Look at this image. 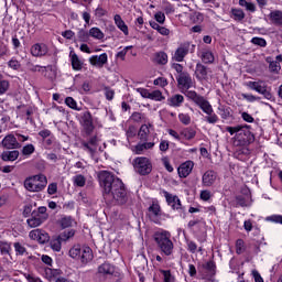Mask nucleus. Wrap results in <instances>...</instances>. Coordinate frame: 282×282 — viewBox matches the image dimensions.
I'll return each mask as SVG.
<instances>
[{"label": "nucleus", "instance_id": "58836bf2", "mask_svg": "<svg viewBox=\"0 0 282 282\" xmlns=\"http://www.w3.org/2000/svg\"><path fill=\"white\" fill-rule=\"evenodd\" d=\"M269 63V69L270 72H274L275 74H279L281 72V64L279 62L270 61V57L267 58Z\"/></svg>", "mask_w": 282, "mask_h": 282}, {"label": "nucleus", "instance_id": "09e8293b", "mask_svg": "<svg viewBox=\"0 0 282 282\" xmlns=\"http://www.w3.org/2000/svg\"><path fill=\"white\" fill-rule=\"evenodd\" d=\"M8 89H10V82L0 79V96H3Z\"/></svg>", "mask_w": 282, "mask_h": 282}, {"label": "nucleus", "instance_id": "f03ea898", "mask_svg": "<svg viewBox=\"0 0 282 282\" xmlns=\"http://www.w3.org/2000/svg\"><path fill=\"white\" fill-rule=\"evenodd\" d=\"M187 98L193 100V102H195V105L203 110V113H206L205 120L208 122V124H217V122H219V117L217 113H215L213 105H210L208 99L197 94L195 90L187 91Z\"/></svg>", "mask_w": 282, "mask_h": 282}, {"label": "nucleus", "instance_id": "a19ab883", "mask_svg": "<svg viewBox=\"0 0 282 282\" xmlns=\"http://www.w3.org/2000/svg\"><path fill=\"white\" fill-rule=\"evenodd\" d=\"M178 120L182 124H185V127H188V124H191V121H192L191 115L181 112L178 113Z\"/></svg>", "mask_w": 282, "mask_h": 282}, {"label": "nucleus", "instance_id": "c03bdc74", "mask_svg": "<svg viewBox=\"0 0 282 282\" xmlns=\"http://www.w3.org/2000/svg\"><path fill=\"white\" fill-rule=\"evenodd\" d=\"M129 50H133V46L132 45L126 46L121 51L117 52L116 58H120V61H124V58H127V52H129Z\"/></svg>", "mask_w": 282, "mask_h": 282}, {"label": "nucleus", "instance_id": "c85d7f7f", "mask_svg": "<svg viewBox=\"0 0 282 282\" xmlns=\"http://www.w3.org/2000/svg\"><path fill=\"white\" fill-rule=\"evenodd\" d=\"M89 36H91L93 39H96L97 41H102V39H105V33L102 32V30L94 26L89 30Z\"/></svg>", "mask_w": 282, "mask_h": 282}, {"label": "nucleus", "instance_id": "7ed1b4c3", "mask_svg": "<svg viewBox=\"0 0 282 282\" xmlns=\"http://www.w3.org/2000/svg\"><path fill=\"white\" fill-rule=\"evenodd\" d=\"M154 241L165 257L173 254L175 246L173 245V240H171V232L166 230L156 231L154 234Z\"/></svg>", "mask_w": 282, "mask_h": 282}, {"label": "nucleus", "instance_id": "ea45409f", "mask_svg": "<svg viewBox=\"0 0 282 282\" xmlns=\"http://www.w3.org/2000/svg\"><path fill=\"white\" fill-rule=\"evenodd\" d=\"M231 14L236 19V21H243V19H246V13L241 9H232Z\"/></svg>", "mask_w": 282, "mask_h": 282}, {"label": "nucleus", "instance_id": "338daca9", "mask_svg": "<svg viewBox=\"0 0 282 282\" xmlns=\"http://www.w3.org/2000/svg\"><path fill=\"white\" fill-rule=\"evenodd\" d=\"M241 118L245 122H249V124H252L254 122V117L248 112H241Z\"/></svg>", "mask_w": 282, "mask_h": 282}, {"label": "nucleus", "instance_id": "0e129e2a", "mask_svg": "<svg viewBox=\"0 0 282 282\" xmlns=\"http://www.w3.org/2000/svg\"><path fill=\"white\" fill-rule=\"evenodd\" d=\"M8 65H9V67L11 68V69H21V63L19 62V61H17V59H14V58H12V59H10L9 62H8Z\"/></svg>", "mask_w": 282, "mask_h": 282}, {"label": "nucleus", "instance_id": "79ce46f5", "mask_svg": "<svg viewBox=\"0 0 282 282\" xmlns=\"http://www.w3.org/2000/svg\"><path fill=\"white\" fill-rule=\"evenodd\" d=\"M131 120L133 122H147V119H144V115H142L141 112H133L128 122H131Z\"/></svg>", "mask_w": 282, "mask_h": 282}, {"label": "nucleus", "instance_id": "423d86ee", "mask_svg": "<svg viewBox=\"0 0 282 282\" xmlns=\"http://www.w3.org/2000/svg\"><path fill=\"white\" fill-rule=\"evenodd\" d=\"M246 87L252 89V91H257V94H261L263 98L267 100H272V93L270 91V87L263 80L258 82H246Z\"/></svg>", "mask_w": 282, "mask_h": 282}, {"label": "nucleus", "instance_id": "774afa93", "mask_svg": "<svg viewBox=\"0 0 282 282\" xmlns=\"http://www.w3.org/2000/svg\"><path fill=\"white\" fill-rule=\"evenodd\" d=\"M243 250H245L243 240L242 239L237 240V242H236V252H237V254H241V252H243Z\"/></svg>", "mask_w": 282, "mask_h": 282}, {"label": "nucleus", "instance_id": "f3484780", "mask_svg": "<svg viewBox=\"0 0 282 282\" xmlns=\"http://www.w3.org/2000/svg\"><path fill=\"white\" fill-rule=\"evenodd\" d=\"M29 137L23 135L19 132L10 133L2 139V142H28Z\"/></svg>", "mask_w": 282, "mask_h": 282}, {"label": "nucleus", "instance_id": "aec40b11", "mask_svg": "<svg viewBox=\"0 0 282 282\" xmlns=\"http://www.w3.org/2000/svg\"><path fill=\"white\" fill-rule=\"evenodd\" d=\"M69 58L73 69L75 72H80V69H83V61H80V57H78L74 51H70Z\"/></svg>", "mask_w": 282, "mask_h": 282}, {"label": "nucleus", "instance_id": "4d7b16f0", "mask_svg": "<svg viewBox=\"0 0 282 282\" xmlns=\"http://www.w3.org/2000/svg\"><path fill=\"white\" fill-rule=\"evenodd\" d=\"M44 274L46 279H48V281H52L56 276L57 271L54 269L46 268Z\"/></svg>", "mask_w": 282, "mask_h": 282}, {"label": "nucleus", "instance_id": "f257e3e1", "mask_svg": "<svg viewBox=\"0 0 282 282\" xmlns=\"http://www.w3.org/2000/svg\"><path fill=\"white\" fill-rule=\"evenodd\" d=\"M98 177L106 199H113L119 206L128 202L127 189L120 178L107 171H101Z\"/></svg>", "mask_w": 282, "mask_h": 282}, {"label": "nucleus", "instance_id": "39448f33", "mask_svg": "<svg viewBox=\"0 0 282 282\" xmlns=\"http://www.w3.org/2000/svg\"><path fill=\"white\" fill-rule=\"evenodd\" d=\"M68 254L69 257H72V259H77L82 261V263H89V261L94 259V253L91 252V248L80 247L78 245L70 248Z\"/></svg>", "mask_w": 282, "mask_h": 282}, {"label": "nucleus", "instance_id": "5701e85b", "mask_svg": "<svg viewBox=\"0 0 282 282\" xmlns=\"http://www.w3.org/2000/svg\"><path fill=\"white\" fill-rule=\"evenodd\" d=\"M269 19L273 25H279L282 28V11L281 10H274L271 11L269 14Z\"/></svg>", "mask_w": 282, "mask_h": 282}, {"label": "nucleus", "instance_id": "e2e57ef3", "mask_svg": "<svg viewBox=\"0 0 282 282\" xmlns=\"http://www.w3.org/2000/svg\"><path fill=\"white\" fill-rule=\"evenodd\" d=\"M1 254H10V245L8 242H0Z\"/></svg>", "mask_w": 282, "mask_h": 282}, {"label": "nucleus", "instance_id": "5fc2aeb1", "mask_svg": "<svg viewBox=\"0 0 282 282\" xmlns=\"http://www.w3.org/2000/svg\"><path fill=\"white\" fill-rule=\"evenodd\" d=\"M251 43L259 45V47H265V45H268V42H265L263 37H252Z\"/></svg>", "mask_w": 282, "mask_h": 282}, {"label": "nucleus", "instance_id": "8fccbe9b", "mask_svg": "<svg viewBox=\"0 0 282 282\" xmlns=\"http://www.w3.org/2000/svg\"><path fill=\"white\" fill-rule=\"evenodd\" d=\"M13 248L15 250V254H20L21 257H23V254L26 252L25 247L21 245V242H15Z\"/></svg>", "mask_w": 282, "mask_h": 282}, {"label": "nucleus", "instance_id": "bf43d9fd", "mask_svg": "<svg viewBox=\"0 0 282 282\" xmlns=\"http://www.w3.org/2000/svg\"><path fill=\"white\" fill-rule=\"evenodd\" d=\"M242 98L247 100V102H257V100H261L260 97H257L252 94H242Z\"/></svg>", "mask_w": 282, "mask_h": 282}, {"label": "nucleus", "instance_id": "bb28decb", "mask_svg": "<svg viewBox=\"0 0 282 282\" xmlns=\"http://www.w3.org/2000/svg\"><path fill=\"white\" fill-rule=\"evenodd\" d=\"M154 63L158 65H166V63H169V55L165 52L155 53Z\"/></svg>", "mask_w": 282, "mask_h": 282}, {"label": "nucleus", "instance_id": "dca6fc26", "mask_svg": "<svg viewBox=\"0 0 282 282\" xmlns=\"http://www.w3.org/2000/svg\"><path fill=\"white\" fill-rule=\"evenodd\" d=\"M113 21L118 30H120V32H122L124 36H129V26L127 25L124 20H122V17L120 14H115Z\"/></svg>", "mask_w": 282, "mask_h": 282}, {"label": "nucleus", "instance_id": "c756f323", "mask_svg": "<svg viewBox=\"0 0 282 282\" xmlns=\"http://www.w3.org/2000/svg\"><path fill=\"white\" fill-rule=\"evenodd\" d=\"M150 127H151V123L141 126L138 133L140 140L147 141V138H149V133H151Z\"/></svg>", "mask_w": 282, "mask_h": 282}, {"label": "nucleus", "instance_id": "cd10ccee", "mask_svg": "<svg viewBox=\"0 0 282 282\" xmlns=\"http://www.w3.org/2000/svg\"><path fill=\"white\" fill-rule=\"evenodd\" d=\"M203 63L212 64L215 63V55L210 50H204L200 54Z\"/></svg>", "mask_w": 282, "mask_h": 282}, {"label": "nucleus", "instance_id": "864d4df0", "mask_svg": "<svg viewBox=\"0 0 282 282\" xmlns=\"http://www.w3.org/2000/svg\"><path fill=\"white\" fill-rule=\"evenodd\" d=\"M213 197V193L208 189L200 191V199L203 202H210V198Z\"/></svg>", "mask_w": 282, "mask_h": 282}, {"label": "nucleus", "instance_id": "7c9ffc66", "mask_svg": "<svg viewBox=\"0 0 282 282\" xmlns=\"http://www.w3.org/2000/svg\"><path fill=\"white\" fill-rule=\"evenodd\" d=\"M39 135H41L42 140H45L46 142H54L56 140L52 131L48 129L41 130Z\"/></svg>", "mask_w": 282, "mask_h": 282}, {"label": "nucleus", "instance_id": "20e7f679", "mask_svg": "<svg viewBox=\"0 0 282 282\" xmlns=\"http://www.w3.org/2000/svg\"><path fill=\"white\" fill-rule=\"evenodd\" d=\"M47 186V176L44 174H36L24 180V188L29 193H41Z\"/></svg>", "mask_w": 282, "mask_h": 282}, {"label": "nucleus", "instance_id": "a211bd4d", "mask_svg": "<svg viewBox=\"0 0 282 282\" xmlns=\"http://www.w3.org/2000/svg\"><path fill=\"white\" fill-rule=\"evenodd\" d=\"M203 186H213L217 182V173L215 171H207L202 177Z\"/></svg>", "mask_w": 282, "mask_h": 282}, {"label": "nucleus", "instance_id": "3c124183", "mask_svg": "<svg viewBox=\"0 0 282 282\" xmlns=\"http://www.w3.org/2000/svg\"><path fill=\"white\" fill-rule=\"evenodd\" d=\"M154 19H155L156 23L164 25V23L166 21V15L164 14V12L159 11L154 14Z\"/></svg>", "mask_w": 282, "mask_h": 282}, {"label": "nucleus", "instance_id": "9b49d317", "mask_svg": "<svg viewBox=\"0 0 282 282\" xmlns=\"http://www.w3.org/2000/svg\"><path fill=\"white\" fill-rule=\"evenodd\" d=\"M50 47L45 43H35L31 46V54L35 58H42V56H47Z\"/></svg>", "mask_w": 282, "mask_h": 282}, {"label": "nucleus", "instance_id": "473e14b6", "mask_svg": "<svg viewBox=\"0 0 282 282\" xmlns=\"http://www.w3.org/2000/svg\"><path fill=\"white\" fill-rule=\"evenodd\" d=\"M62 243H63V240H62L61 236L53 238L51 240L52 250H54L55 252H61Z\"/></svg>", "mask_w": 282, "mask_h": 282}, {"label": "nucleus", "instance_id": "680f3d73", "mask_svg": "<svg viewBox=\"0 0 282 282\" xmlns=\"http://www.w3.org/2000/svg\"><path fill=\"white\" fill-rule=\"evenodd\" d=\"M22 153L23 155H32V153H34V145L32 143L26 144L22 149Z\"/></svg>", "mask_w": 282, "mask_h": 282}, {"label": "nucleus", "instance_id": "6e6d98bb", "mask_svg": "<svg viewBox=\"0 0 282 282\" xmlns=\"http://www.w3.org/2000/svg\"><path fill=\"white\" fill-rule=\"evenodd\" d=\"M250 153V150H248L247 148H243L241 145H239L236 151H235V156L239 158V155H248Z\"/></svg>", "mask_w": 282, "mask_h": 282}, {"label": "nucleus", "instance_id": "0eeeda50", "mask_svg": "<svg viewBox=\"0 0 282 282\" xmlns=\"http://www.w3.org/2000/svg\"><path fill=\"white\" fill-rule=\"evenodd\" d=\"M133 167L139 175H149L153 171L151 161L144 156H138L133 160Z\"/></svg>", "mask_w": 282, "mask_h": 282}, {"label": "nucleus", "instance_id": "c9c22d12", "mask_svg": "<svg viewBox=\"0 0 282 282\" xmlns=\"http://www.w3.org/2000/svg\"><path fill=\"white\" fill-rule=\"evenodd\" d=\"M65 105L69 107V109H74V111H80V108H78V102H76L73 97H66Z\"/></svg>", "mask_w": 282, "mask_h": 282}, {"label": "nucleus", "instance_id": "de8ad7c7", "mask_svg": "<svg viewBox=\"0 0 282 282\" xmlns=\"http://www.w3.org/2000/svg\"><path fill=\"white\" fill-rule=\"evenodd\" d=\"M161 274L163 275V281L164 282H174L175 278L173 274H171V271L169 270H161Z\"/></svg>", "mask_w": 282, "mask_h": 282}, {"label": "nucleus", "instance_id": "f704fd0d", "mask_svg": "<svg viewBox=\"0 0 282 282\" xmlns=\"http://www.w3.org/2000/svg\"><path fill=\"white\" fill-rule=\"evenodd\" d=\"M128 127V129H127ZM126 135L127 138H135L137 133H138V128L133 124H129V121H127L126 123Z\"/></svg>", "mask_w": 282, "mask_h": 282}, {"label": "nucleus", "instance_id": "2eb2a0df", "mask_svg": "<svg viewBox=\"0 0 282 282\" xmlns=\"http://www.w3.org/2000/svg\"><path fill=\"white\" fill-rule=\"evenodd\" d=\"M155 147V143L148 142V143H137L135 145H130V149L132 153H135L137 155H141V153H144V151L149 149H153Z\"/></svg>", "mask_w": 282, "mask_h": 282}, {"label": "nucleus", "instance_id": "2f4dec72", "mask_svg": "<svg viewBox=\"0 0 282 282\" xmlns=\"http://www.w3.org/2000/svg\"><path fill=\"white\" fill-rule=\"evenodd\" d=\"M149 100H154L155 102H162L164 100V95L160 90H153L149 93Z\"/></svg>", "mask_w": 282, "mask_h": 282}, {"label": "nucleus", "instance_id": "e433bc0d", "mask_svg": "<svg viewBox=\"0 0 282 282\" xmlns=\"http://www.w3.org/2000/svg\"><path fill=\"white\" fill-rule=\"evenodd\" d=\"M86 182H87V180H86L85 176H83L82 174L75 175V176L73 177V184H74L75 186H79L80 188H82L83 186H85Z\"/></svg>", "mask_w": 282, "mask_h": 282}, {"label": "nucleus", "instance_id": "052dcab7", "mask_svg": "<svg viewBox=\"0 0 282 282\" xmlns=\"http://www.w3.org/2000/svg\"><path fill=\"white\" fill-rule=\"evenodd\" d=\"M153 84L158 87H166V85H169V80H166L164 77H159L154 79Z\"/></svg>", "mask_w": 282, "mask_h": 282}, {"label": "nucleus", "instance_id": "69168bd1", "mask_svg": "<svg viewBox=\"0 0 282 282\" xmlns=\"http://www.w3.org/2000/svg\"><path fill=\"white\" fill-rule=\"evenodd\" d=\"M57 191H58V184L56 183L48 184V187H47L48 195H56Z\"/></svg>", "mask_w": 282, "mask_h": 282}, {"label": "nucleus", "instance_id": "4c0bfd02", "mask_svg": "<svg viewBox=\"0 0 282 282\" xmlns=\"http://www.w3.org/2000/svg\"><path fill=\"white\" fill-rule=\"evenodd\" d=\"M218 113L220 115V118H223V120H228V118H230V108L219 106Z\"/></svg>", "mask_w": 282, "mask_h": 282}, {"label": "nucleus", "instance_id": "412c9836", "mask_svg": "<svg viewBox=\"0 0 282 282\" xmlns=\"http://www.w3.org/2000/svg\"><path fill=\"white\" fill-rule=\"evenodd\" d=\"M167 105L170 107H182L184 105V97L180 94L172 95L171 97L167 98Z\"/></svg>", "mask_w": 282, "mask_h": 282}, {"label": "nucleus", "instance_id": "393cba45", "mask_svg": "<svg viewBox=\"0 0 282 282\" xmlns=\"http://www.w3.org/2000/svg\"><path fill=\"white\" fill-rule=\"evenodd\" d=\"M149 213L151 219H153L154 221H158V218L162 216V209H160V205L156 203L152 204V206L149 207Z\"/></svg>", "mask_w": 282, "mask_h": 282}, {"label": "nucleus", "instance_id": "b1692460", "mask_svg": "<svg viewBox=\"0 0 282 282\" xmlns=\"http://www.w3.org/2000/svg\"><path fill=\"white\" fill-rule=\"evenodd\" d=\"M195 75L198 80H207L208 69L206 68V66H204L202 64H197Z\"/></svg>", "mask_w": 282, "mask_h": 282}, {"label": "nucleus", "instance_id": "ddd939ff", "mask_svg": "<svg viewBox=\"0 0 282 282\" xmlns=\"http://www.w3.org/2000/svg\"><path fill=\"white\" fill-rule=\"evenodd\" d=\"M109 61V56L107 53H102L100 55H93L89 57V63L94 67H105Z\"/></svg>", "mask_w": 282, "mask_h": 282}, {"label": "nucleus", "instance_id": "13d9d810", "mask_svg": "<svg viewBox=\"0 0 282 282\" xmlns=\"http://www.w3.org/2000/svg\"><path fill=\"white\" fill-rule=\"evenodd\" d=\"M267 221H271L272 224H282L281 215H271L265 218Z\"/></svg>", "mask_w": 282, "mask_h": 282}, {"label": "nucleus", "instance_id": "a18cd8bd", "mask_svg": "<svg viewBox=\"0 0 282 282\" xmlns=\"http://www.w3.org/2000/svg\"><path fill=\"white\" fill-rule=\"evenodd\" d=\"M76 235V231L74 229L64 231L59 235V239H62L63 241H68V239H72V237H74Z\"/></svg>", "mask_w": 282, "mask_h": 282}, {"label": "nucleus", "instance_id": "1a4fd4ad", "mask_svg": "<svg viewBox=\"0 0 282 282\" xmlns=\"http://www.w3.org/2000/svg\"><path fill=\"white\" fill-rule=\"evenodd\" d=\"M164 197L166 199V203L173 210H177L178 213H182L184 210V207L182 206V200H180V197L177 195H173L169 192H164Z\"/></svg>", "mask_w": 282, "mask_h": 282}, {"label": "nucleus", "instance_id": "37998d69", "mask_svg": "<svg viewBox=\"0 0 282 282\" xmlns=\"http://www.w3.org/2000/svg\"><path fill=\"white\" fill-rule=\"evenodd\" d=\"M241 129H250V126L245 124V126L228 127L227 131L228 133H230V135H235V133H239Z\"/></svg>", "mask_w": 282, "mask_h": 282}, {"label": "nucleus", "instance_id": "4468645a", "mask_svg": "<svg viewBox=\"0 0 282 282\" xmlns=\"http://www.w3.org/2000/svg\"><path fill=\"white\" fill-rule=\"evenodd\" d=\"M193 166H195V163H193V161H186L182 163L177 169L178 176L188 177L193 172Z\"/></svg>", "mask_w": 282, "mask_h": 282}, {"label": "nucleus", "instance_id": "9d476101", "mask_svg": "<svg viewBox=\"0 0 282 282\" xmlns=\"http://www.w3.org/2000/svg\"><path fill=\"white\" fill-rule=\"evenodd\" d=\"M29 237L33 241H37V243H47L50 241V235L43 229L31 230Z\"/></svg>", "mask_w": 282, "mask_h": 282}, {"label": "nucleus", "instance_id": "6ab92c4d", "mask_svg": "<svg viewBox=\"0 0 282 282\" xmlns=\"http://www.w3.org/2000/svg\"><path fill=\"white\" fill-rule=\"evenodd\" d=\"M115 272L116 267L106 262L98 267L97 274H99V276H111Z\"/></svg>", "mask_w": 282, "mask_h": 282}, {"label": "nucleus", "instance_id": "6e6552de", "mask_svg": "<svg viewBox=\"0 0 282 282\" xmlns=\"http://www.w3.org/2000/svg\"><path fill=\"white\" fill-rule=\"evenodd\" d=\"M177 83L178 89H181L183 94L192 89V87H195V82L193 80V77H191L188 73H181L177 77Z\"/></svg>", "mask_w": 282, "mask_h": 282}, {"label": "nucleus", "instance_id": "f8f14e48", "mask_svg": "<svg viewBox=\"0 0 282 282\" xmlns=\"http://www.w3.org/2000/svg\"><path fill=\"white\" fill-rule=\"evenodd\" d=\"M191 50V43L185 42L180 45V47L174 53V61L176 63H182L186 55L188 54V51Z\"/></svg>", "mask_w": 282, "mask_h": 282}, {"label": "nucleus", "instance_id": "4be33fe9", "mask_svg": "<svg viewBox=\"0 0 282 282\" xmlns=\"http://www.w3.org/2000/svg\"><path fill=\"white\" fill-rule=\"evenodd\" d=\"M58 224L61 228L65 230V228H74L76 227V220L72 216H63L59 220Z\"/></svg>", "mask_w": 282, "mask_h": 282}, {"label": "nucleus", "instance_id": "49530a36", "mask_svg": "<svg viewBox=\"0 0 282 282\" xmlns=\"http://www.w3.org/2000/svg\"><path fill=\"white\" fill-rule=\"evenodd\" d=\"M28 226L31 228H39L42 224L37 220L36 216L32 214V216L26 220Z\"/></svg>", "mask_w": 282, "mask_h": 282}, {"label": "nucleus", "instance_id": "a878e982", "mask_svg": "<svg viewBox=\"0 0 282 282\" xmlns=\"http://www.w3.org/2000/svg\"><path fill=\"white\" fill-rule=\"evenodd\" d=\"M19 158V151H7L2 153V160L3 162H14V160H18Z\"/></svg>", "mask_w": 282, "mask_h": 282}, {"label": "nucleus", "instance_id": "603ef678", "mask_svg": "<svg viewBox=\"0 0 282 282\" xmlns=\"http://www.w3.org/2000/svg\"><path fill=\"white\" fill-rule=\"evenodd\" d=\"M84 124L87 129V131H91L94 129V123H91V115L86 113Z\"/></svg>", "mask_w": 282, "mask_h": 282}, {"label": "nucleus", "instance_id": "72a5a7b5", "mask_svg": "<svg viewBox=\"0 0 282 282\" xmlns=\"http://www.w3.org/2000/svg\"><path fill=\"white\" fill-rule=\"evenodd\" d=\"M196 131L193 128H185L182 130L181 135L185 138V140H193L196 135Z\"/></svg>", "mask_w": 282, "mask_h": 282}]
</instances>
